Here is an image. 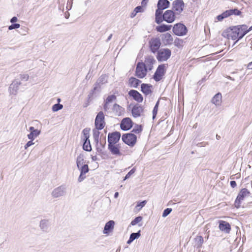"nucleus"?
Returning <instances> with one entry per match:
<instances>
[{"instance_id": "57", "label": "nucleus", "mask_w": 252, "mask_h": 252, "mask_svg": "<svg viewBox=\"0 0 252 252\" xmlns=\"http://www.w3.org/2000/svg\"><path fill=\"white\" fill-rule=\"evenodd\" d=\"M108 104L109 103H106V102L104 101L103 109L105 111H108L109 109V108L108 107Z\"/></svg>"}, {"instance_id": "11", "label": "nucleus", "mask_w": 252, "mask_h": 252, "mask_svg": "<svg viewBox=\"0 0 252 252\" xmlns=\"http://www.w3.org/2000/svg\"><path fill=\"white\" fill-rule=\"evenodd\" d=\"M121 133L120 132L115 131L109 133L108 135V145L116 144L120 140Z\"/></svg>"}, {"instance_id": "40", "label": "nucleus", "mask_w": 252, "mask_h": 252, "mask_svg": "<svg viewBox=\"0 0 252 252\" xmlns=\"http://www.w3.org/2000/svg\"><path fill=\"white\" fill-rule=\"evenodd\" d=\"M227 11L229 12V16L232 15H240L241 14V12L237 8L227 10Z\"/></svg>"}, {"instance_id": "5", "label": "nucleus", "mask_w": 252, "mask_h": 252, "mask_svg": "<svg viewBox=\"0 0 252 252\" xmlns=\"http://www.w3.org/2000/svg\"><path fill=\"white\" fill-rule=\"evenodd\" d=\"M148 69L143 62H138L136 65L135 75L139 78H143L147 74Z\"/></svg>"}, {"instance_id": "8", "label": "nucleus", "mask_w": 252, "mask_h": 252, "mask_svg": "<svg viewBox=\"0 0 252 252\" xmlns=\"http://www.w3.org/2000/svg\"><path fill=\"white\" fill-rule=\"evenodd\" d=\"M104 115L102 111H100L97 114L94 122L95 128L99 130L102 129L105 125Z\"/></svg>"}, {"instance_id": "2", "label": "nucleus", "mask_w": 252, "mask_h": 252, "mask_svg": "<svg viewBox=\"0 0 252 252\" xmlns=\"http://www.w3.org/2000/svg\"><path fill=\"white\" fill-rule=\"evenodd\" d=\"M171 55V51L169 49H160L157 53V59L160 62L166 61L170 58Z\"/></svg>"}, {"instance_id": "4", "label": "nucleus", "mask_w": 252, "mask_h": 252, "mask_svg": "<svg viewBox=\"0 0 252 252\" xmlns=\"http://www.w3.org/2000/svg\"><path fill=\"white\" fill-rule=\"evenodd\" d=\"M122 139L125 143L132 147L136 142L137 136L133 133H128L123 134Z\"/></svg>"}, {"instance_id": "16", "label": "nucleus", "mask_w": 252, "mask_h": 252, "mask_svg": "<svg viewBox=\"0 0 252 252\" xmlns=\"http://www.w3.org/2000/svg\"><path fill=\"white\" fill-rule=\"evenodd\" d=\"M184 6L185 3L183 0H175L172 2L173 9L178 14L183 11Z\"/></svg>"}, {"instance_id": "21", "label": "nucleus", "mask_w": 252, "mask_h": 252, "mask_svg": "<svg viewBox=\"0 0 252 252\" xmlns=\"http://www.w3.org/2000/svg\"><path fill=\"white\" fill-rule=\"evenodd\" d=\"M161 38L162 43L165 45H171L173 43V39L171 35L168 32L164 33L161 35Z\"/></svg>"}, {"instance_id": "63", "label": "nucleus", "mask_w": 252, "mask_h": 252, "mask_svg": "<svg viewBox=\"0 0 252 252\" xmlns=\"http://www.w3.org/2000/svg\"><path fill=\"white\" fill-rule=\"evenodd\" d=\"M93 96V95H92L91 96H90V93L88 95V100H87V101H89V103L92 100Z\"/></svg>"}, {"instance_id": "29", "label": "nucleus", "mask_w": 252, "mask_h": 252, "mask_svg": "<svg viewBox=\"0 0 252 252\" xmlns=\"http://www.w3.org/2000/svg\"><path fill=\"white\" fill-rule=\"evenodd\" d=\"M204 242V240L201 236H197L194 239V247L196 248H200Z\"/></svg>"}, {"instance_id": "32", "label": "nucleus", "mask_w": 252, "mask_h": 252, "mask_svg": "<svg viewBox=\"0 0 252 252\" xmlns=\"http://www.w3.org/2000/svg\"><path fill=\"white\" fill-rule=\"evenodd\" d=\"M221 94L217 93L212 98V102L216 106L220 105L221 102Z\"/></svg>"}, {"instance_id": "54", "label": "nucleus", "mask_w": 252, "mask_h": 252, "mask_svg": "<svg viewBox=\"0 0 252 252\" xmlns=\"http://www.w3.org/2000/svg\"><path fill=\"white\" fill-rule=\"evenodd\" d=\"M35 143L33 142V140H30V141H28L26 145H25L24 147L25 149H27L28 148L30 147L31 146L34 144Z\"/></svg>"}, {"instance_id": "49", "label": "nucleus", "mask_w": 252, "mask_h": 252, "mask_svg": "<svg viewBox=\"0 0 252 252\" xmlns=\"http://www.w3.org/2000/svg\"><path fill=\"white\" fill-rule=\"evenodd\" d=\"M136 171V169L135 168H133L131 170H130V171L126 175V176L125 177L124 179V181L128 179L131 175H132L134 173V172H135Z\"/></svg>"}, {"instance_id": "9", "label": "nucleus", "mask_w": 252, "mask_h": 252, "mask_svg": "<svg viewBox=\"0 0 252 252\" xmlns=\"http://www.w3.org/2000/svg\"><path fill=\"white\" fill-rule=\"evenodd\" d=\"M173 32L175 34L178 36H183L187 34L188 29L184 24L177 23L174 26Z\"/></svg>"}, {"instance_id": "59", "label": "nucleus", "mask_w": 252, "mask_h": 252, "mask_svg": "<svg viewBox=\"0 0 252 252\" xmlns=\"http://www.w3.org/2000/svg\"><path fill=\"white\" fill-rule=\"evenodd\" d=\"M230 184L231 187L233 188H234L237 186L236 182L235 181H231Z\"/></svg>"}, {"instance_id": "43", "label": "nucleus", "mask_w": 252, "mask_h": 252, "mask_svg": "<svg viewBox=\"0 0 252 252\" xmlns=\"http://www.w3.org/2000/svg\"><path fill=\"white\" fill-rule=\"evenodd\" d=\"M98 129H94L93 130V137L95 142H98L99 139V136L100 132L98 130Z\"/></svg>"}, {"instance_id": "45", "label": "nucleus", "mask_w": 252, "mask_h": 252, "mask_svg": "<svg viewBox=\"0 0 252 252\" xmlns=\"http://www.w3.org/2000/svg\"><path fill=\"white\" fill-rule=\"evenodd\" d=\"M183 40L178 38H176L174 40V45L175 46L181 48L183 46Z\"/></svg>"}, {"instance_id": "52", "label": "nucleus", "mask_w": 252, "mask_h": 252, "mask_svg": "<svg viewBox=\"0 0 252 252\" xmlns=\"http://www.w3.org/2000/svg\"><path fill=\"white\" fill-rule=\"evenodd\" d=\"M147 201L146 200H143L140 202H138L136 206V208H139L138 210H140L142 208H143L146 205Z\"/></svg>"}, {"instance_id": "46", "label": "nucleus", "mask_w": 252, "mask_h": 252, "mask_svg": "<svg viewBox=\"0 0 252 252\" xmlns=\"http://www.w3.org/2000/svg\"><path fill=\"white\" fill-rule=\"evenodd\" d=\"M116 98H117V97L115 95L112 94V95H109L107 97L106 100H104V101L106 102V103H110L112 102L113 100H116Z\"/></svg>"}, {"instance_id": "28", "label": "nucleus", "mask_w": 252, "mask_h": 252, "mask_svg": "<svg viewBox=\"0 0 252 252\" xmlns=\"http://www.w3.org/2000/svg\"><path fill=\"white\" fill-rule=\"evenodd\" d=\"M170 3L168 0H158L157 6L164 10L169 7Z\"/></svg>"}, {"instance_id": "3", "label": "nucleus", "mask_w": 252, "mask_h": 252, "mask_svg": "<svg viewBox=\"0 0 252 252\" xmlns=\"http://www.w3.org/2000/svg\"><path fill=\"white\" fill-rule=\"evenodd\" d=\"M90 130V128H86L84 129L82 131L84 136L83 149L84 150L88 152H90L92 150V147L89 140Z\"/></svg>"}, {"instance_id": "47", "label": "nucleus", "mask_w": 252, "mask_h": 252, "mask_svg": "<svg viewBox=\"0 0 252 252\" xmlns=\"http://www.w3.org/2000/svg\"><path fill=\"white\" fill-rule=\"evenodd\" d=\"M143 219L142 217L141 216H138L136 217L131 222V224L132 225H135L138 222H140Z\"/></svg>"}, {"instance_id": "56", "label": "nucleus", "mask_w": 252, "mask_h": 252, "mask_svg": "<svg viewBox=\"0 0 252 252\" xmlns=\"http://www.w3.org/2000/svg\"><path fill=\"white\" fill-rule=\"evenodd\" d=\"M134 11L137 13L142 11V6H138L134 8Z\"/></svg>"}, {"instance_id": "35", "label": "nucleus", "mask_w": 252, "mask_h": 252, "mask_svg": "<svg viewBox=\"0 0 252 252\" xmlns=\"http://www.w3.org/2000/svg\"><path fill=\"white\" fill-rule=\"evenodd\" d=\"M84 156L82 154H80L76 159V164L78 168H80L81 166L84 165Z\"/></svg>"}, {"instance_id": "64", "label": "nucleus", "mask_w": 252, "mask_h": 252, "mask_svg": "<svg viewBox=\"0 0 252 252\" xmlns=\"http://www.w3.org/2000/svg\"><path fill=\"white\" fill-rule=\"evenodd\" d=\"M248 69H252V62L248 64Z\"/></svg>"}, {"instance_id": "34", "label": "nucleus", "mask_w": 252, "mask_h": 252, "mask_svg": "<svg viewBox=\"0 0 252 252\" xmlns=\"http://www.w3.org/2000/svg\"><path fill=\"white\" fill-rule=\"evenodd\" d=\"M40 134V131L38 129H36V130L35 131L30 132V133L29 134H28L27 136L30 140H33Z\"/></svg>"}, {"instance_id": "38", "label": "nucleus", "mask_w": 252, "mask_h": 252, "mask_svg": "<svg viewBox=\"0 0 252 252\" xmlns=\"http://www.w3.org/2000/svg\"><path fill=\"white\" fill-rule=\"evenodd\" d=\"M229 16V12L227 11V10H226L225 11L223 12L221 14L218 15L217 17V19L218 20V21H221L223 19L228 17Z\"/></svg>"}, {"instance_id": "60", "label": "nucleus", "mask_w": 252, "mask_h": 252, "mask_svg": "<svg viewBox=\"0 0 252 252\" xmlns=\"http://www.w3.org/2000/svg\"><path fill=\"white\" fill-rule=\"evenodd\" d=\"M17 18L16 16H14L10 19V22L11 23H15L17 21Z\"/></svg>"}, {"instance_id": "39", "label": "nucleus", "mask_w": 252, "mask_h": 252, "mask_svg": "<svg viewBox=\"0 0 252 252\" xmlns=\"http://www.w3.org/2000/svg\"><path fill=\"white\" fill-rule=\"evenodd\" d=\"M80 170V173L82 174H86L87 173L89 172V169L88 164H84L82 166L80 167V168H78Z\"/></svg>"}, {"instance_id": "12", "label": "nucleus", "mask_w": 252, "mask_h": 252, "mask_svg": "<svg viewBox=\"0 0 252 252\" xmlns=\"http://www.w3.org/2000/svg\"><path fill=\"white\" fill-rule=\"evenodd\" d=\"M150 47L153 53L158 52L161 45L160 40L158 38H152L149 41Z\"/></svg>"}, {"instance_id": "37", "label": "nucleus", "mask_w": 252, "mask_h": 252, "mask_svg": "<svg viewBox=\"0 0 252 252\" xmlns=\"http://www.w3.org/2000/svg\"><path fill=\"white\" fill-rule=\"evenodd\" d=\"M96 82L101 85L105 84L107 82V76L106 75H102L97 79Z\"/></svg>"}, {"instance_id": "18", "label": "nucleus", "mask_w": 252, "mask_h": 252, "mask_svg": "<svg viewBox=\"0 0 252 252\" xmlns=\"http://www.w3.org/2000/svg\"><path fill=\"white\" fill-rule=\"evenodd\" d=\"M128 94L132 97L133 99L137 102H142L143 100V97L137 91L131 90L128 92Z\"/></svg>"}, {"instance_id": "10", "label": "nucleus", "mask_w": 252, "mask_h": 252, "mask_svg": "<svg viewBox=\"0 0 252 252\" xmlns=\"http://www.w3.org/2000/svg\"><path fill=\"white\" fill-rule=\"evenodd\" d=\"M66 193V187L64 185H62L54 189L52 192V195L54 198H58L65 195Z\"/></svg>"}, {"instance_id": "1", "label": "nucleus", "mask_w": 252, "mask_h": 252, "mask_svg": "<svg viewBox=\"0 0 252 252\" xmlns=\"http://www.w3.org/2000/svg\"><path fill=\"white\" fill-rule=\"evenodd\" d=\"M245 26L241 27V25L233 27L231 29V32L228 34V38L232 40H236V41L242 38L246 34V31Z\"/></svg>"}, {"instance_id": "48", "label": "nucleus", "mask_w": 252, "mask_h": 252, "mask_svg": "<svg viewBox=\"0 0 252 252\" xmlns=\"http://www.w3.org/2000/svg\"><path fill=\"white\" fill-rule=\"evenodd\" d=\"M140 230H139L136 233H132L130 235V237L134 241L135 239L138 238L140 236Z\"/></svg>"}, {"instance_id": "33", "label": "nucleus", "mask_w": 252, "mask_h": 252, "mask_svg": "<svg viewBox=\"0 0 252 252\" xmlns=\"http://www.w3.org/2000/svg\"><path fill=\"white\" fill-rule=\"evenodd\" d=\"M101 85L97 82L94 84L93 89L90 92V96L94 95L96 92L100 93L101 92Z\"/></svg>"}, {"instance_id": "17", "label": "nucleus", "mask_w": 252, "mask_h": 252, "mask_svg": "<svg viewBox=\"0 0 252 252\" xmlns=\"http://www.w3.org/2000/svg\"><path fill=\"white\" fill-rule=\"evenodd\" d=\"M144 111V107L139 104H135L132 108L131 113L134 118H137L141 115Z\"/></svg>"}, {"instance_id": "55", "label": "nucleus", "mask_w": 252, "mask_h": 252, "mask_svg": "<svg viewBox=\"0 0 252 252\" xmlns=\"http://www.w3.org/2000/svg\"><path fill=\"white\" fill-rule=\"evenodd\" d=\"M85 178L86 176H85V174L80 173V176L78 179V181L79 182H81L85 179Z\"/></svg>"}, {"instance_id": "27", "label": "nucleus", "mask_w": 252, "mask_h": 252, "mask_svg": "<svg viewBox=\"0 0 252 252\" xmlns=\"http://www.w3.org/2000/svg\"><path fill=\"white\" fill-rule=\"evenodd\" d=\"M141 82V81L140 80L133 77H130L128 81L129 86L135 88H136Z\"/></svg>"}, {"instance_id": "50", "label": "nucleus", "mask_w": 252, "mask_h": 252, "mask_svg": "<svg viewBox=\"0 0 252 252\" xmlns=\"http://www.w3.org/2000/svg\"><path fill=\"white\" fill-rule=\"evenodd\" d=\"M172 210L171 208H168L165 209L163 212L162 215V217L165 218L167 217L171 212Z\"/></svg>"}, {"instance_id": "62", "label": "nucleus", "mask_w": 252, "mask_h": 252, "mask_svg": "<svg viewBox=\"0 0 252 252\" xmlns=\"http://www.w3.org/2000/svg\"><path fill=\"white\" fill-rule=\"evenodd\" d=\"M137 13L134 11V10L133 11V12L131 13L130 17L131 18H133L135 17Z\"/></svg>"}, {"instance_id": "36", "label": "nucleus", "mask_w": 252, "mask_h": 252, "mask_svg": "<svg viewBox=\"0 0 252 252\" xmlns=\"http://www.w3.org/2000/svg\"><path fill=\"white\" fill-rule=\"evenodd\" d=\"M113 110L116 113L117 115H120L121 112L123 111V108L119 104L115 103L113 105Z\"/></svg>"}, {"instance_id": "19", "label": "nucleus", "mask_w": 252, "mask_h": 252, "mask_svg": "<svg viewBox=\"0 0 252 252\" xmlns=\"http://www.w3.org/2000/svg\"><path fill=\"white\" fill-rule=\"evenodd\" d=\"M108 148L113 155L120 156L122 154L120 152V144H111L108 145Z\"/></svg>"}, {"instance_id": "13", "label": "nucleus", "mask_w": 252, "mask_h": 252, "mask_svg": "<svg viewBox=\"0 0 252 252\" xmlns=\"http://www.w3.org/2000/svg\"><path fill=\"white\" fill-rule=\"evenodd\" d=\"M163 21L168 23H172L175 20V13L171 10H167L163 14Z\"/></svg>"}, {"instance_id": "14", "label": "nucleus", "mask_w": 252, "mask_h": 252, "mask_svg": "<svg viewBox=\"0 0 252 252\" xmlns=\"http://www.w3.org/2000/svg\"><path fill=\"white\" fill-rule=\"evenodd\" d=\"M96 144V150L99 153H102L103 150L105 147L106 144V136L102 134L100 136V139L98 140V142H95Z\"/></svg>"}, {"instance_id": "7", "label": "nucleus", "mask_w": 252, "mask_h": 252, "mask_svg": "<svg viewBox=\"0 0 252 252\" xmlns=\"http://www.w3.org/2000/svg\"><path fill=\"white\" fill-rule=\"evenodd\" d=\"M166 73V66L165 64H161L158 66L153 75V79L156 82L160 81Z\"/></svg>"}, {"instance_id": "41", "label": "nucleus", "mask_w": 252, "mask_h": 252, "mask_svg": "<svg viewBox=\"0 0 252 252\" xmlns=\"http://www.w3.org/2000/svg\"><path fill=\"white\" fill-rule=\"evenodd\" d=\"M142 130V126L141 125H136L132 130L131 132L135 133H139Z\"/></svg>"}, {"instance_id": "26", "label": "nucleus", "mask_w": 252, "mask_h": 252, "mask_svg": "<svg viewBox=\"0 0 252 252\" xmlns=\"http://www.w3.org/2000/svg\"><path fill=\"white\" fill-rule=\"evenodd\" d=\"M152 85L149 84L143 83L141 85V91L146 95L151 94Z\"/></svg>"}, {"instance_id": "20", "label": "nucleus", "mask_w": 252, "mask_h": 252, "mask_svg": "<svg viewBox=\"0 0 252 252\" xmlns=\"http://www.w3.org/2000/svg\"><path fill=\"white\" fill-rule=\"evenodd\" d=\"M156 62V61L154 57L148 56L145 57V62L143 63L149 70H151L153 68V64L155 63Z\"/></svg>"}, {"instance_id": "24", "label": "nucleus", "mask_w": 252, "mask_h": 252, "mask_svg": "<svg viewBox=\"0 0 252 252\" xmlns=\"http://www.w3.org/2000/svg\"><path fill=\"white\" fill-rule=\"evenodd\" d=\"M219 227L221 231H224L226 233H229L231 230V226L229 223L223 220L220 221Z\"/></svg>"}, {"instance_id": "42", "label": "nucleus", "mask_w": 252, "mask_h": 252, "mask_svg": "<svg viewBox=\"0 0 252 252\" xmlns=\"http://www.w3.org/2000/svg\"><path fill=\"white\" fill-rule=\"evenodd\" d=\"M63 108V105L59 103L55 104L52 106V111L53 112H57L61 110Z\"/></svg>"}, {"instance_id": "58", "label": "nucleus", "mask_w": 252, "mask_h": 252, "mask_svg": "<svg viewBox=\"0 0 252 252\" xmlns=\"http://www.w3.org/2000/svg\"><path fill=\"white\" fill-rule=\"evenodd\" d=\"M242 26H245L246 28L245 29H246V31H247L246 32V34L249 32L250 31H252V26L251 27H250L249 28V29H248V26L246 25H241V27Z\"/></svg>"}, {"instance_id": "53", "label": "nucleus", "mask_w": 252, "mask_h": 252, "mask_svg": "<svg viewBox=\"0 0 252 252\" xmlns=\"http://www.w3.org/2000/svg\"><path fill=\"white\" fill-rule=\"evenodd\" d=\"M19 79L22 81H27L29 78L28 74H20L19 75Z\"/></svg>"}, {"instance_id": "44", "label": "nucleus", "mask_w": 252, "mask_h": 252, "mask_svg": "<svg viewBox=\"0 0 252 252\" xmlns=\"http://www.w3.org/2000/svg\"><path fill=\"white\" fill-rule=\"evenodd\" d=\"M159 101L158 100L154 109H153V119H154L156 116H157V113H158V105H159Z\"/></svg>"}, {"instance_id": "61", "label": "nucleus", "mask_w": 252, "mask_h": 252, "mask_svg": "<svg viewBox=\"0 0 252 252\" xmlns=\"http://www.w3.org/2000/svg\"><path fill=\"white\" fill-rule=\"evenodd\" d=\"M149 0H142L141 2V5L142 6H146Z\"/></svg>"}, {"instance_id": "31", "label": "nucleus", "mask_w": 252, "mask_h": 252, "mask_svg": "<svg viewBox=\"0 0 252 252\" xmlns=\"http://www.w3.org/2000/svg\"><path fill=\"white\" fill-rule=\"evenodd\" d=\"M172 27L171 25H167L165 24H161L156 27V30L160 32H165L169 31Z\"/></svg>"}, {"instance_id": "30", "label": "nucleus", "mask_w": 252, "mask_h": 252, "mask_svg": "<svg viewBox=\"0 0 252 252\" xmlns=\"http://www.w3.org/2000/svg\"><path fill=\"white\" fill-rule=\"evenodd\" d=\"M40 229L44 232H48L49 230V221L47 220H42L39 224Z\"/></svg>"}, {"instance_id": "23", "label": "nucleus", "mask_w": 252, "mask_h": 252, "mask_svg": "<svg viewBox=\"0 0 252 252\" xmlns=\"http://www.w3.org/2000/svg\"><path fill=\"white\" fill-rule=\"evenodd\" d=\"M164 9L158 7L155 12V22L159 24L163 22V10Z\"/></svg>"}, {"instance_id": "6", "label": "nucleus", "mask_w": 252, "mask_h": 252, "mask_svg": "<svg viewBox=\"0 0 252 252\" xmlns=\"http://www.w3.org/2000/svg\"><path fill=\"white\" fill-rule=\"evenodd\" d=\"M250 192L246 188H243L239 192L237 197L235 200L234 205L235 207L238 208L240 207L241 202L244 198L250 195Z\"/></svg>"}, {"instance_id": "25", "label": "nucleus", "mask_w": 252, "mask_h": 252, "mask_svg": "<svg viewBox=\"0 0 252 252\" xmlns=\"http://www.w3.org/2000/svg\"><path fill=\"white\" fill-rule=\"evenodd\" d=\"M115 221L111 220L108 221L105 225L103 230V233L105 234H109L114 229Z\"/></svg>"}, {"instance_id": "15", "label": "nucleus", "mask_w": 252, "mask_h": 252, "mask_svg": "<svg viewBox=\"0 0 252 252\" xmlns=\"http://www.w3.org/2000/svg\"><path fill=\"white\" fill-rule=\"evenodd\" d=\"M133 122L129 118L123 119L121 123L120 127L123 130H128L132 127Z\"/></svg>"}, {"instance_id": "22", "label": "nucleus", "mask_w": 252, "mask_h": 252, "mask_svg": "<svg viewBox=\"0 0 252 252\" xmlns=\"http://www.w3.org/2000/svg\"><path fill=\"white\" fill-rule=\"evenodd\" d=\"M21 84V83L20 81H18V79L14 80L12 83L10 84L9 90L10 91V93L15 94L17 91L19 89V86Z\"/></svg>"}, {"instance_id": "51", "label": "nucleus", "mask_w": 252, "mask_h": 252, "mask_svg": "<svg viewBox=\"0 0 252 252\" xmlns=\"http://www.w3.org/2000/svg\"><path fill=\"white\" fill-rule=\"evenodd\" d=\"M20 25L18 23H12L10 26L8 27L9 30H12L13 29H16L19 28Z\"/></svg>"}]
</instances>
